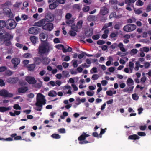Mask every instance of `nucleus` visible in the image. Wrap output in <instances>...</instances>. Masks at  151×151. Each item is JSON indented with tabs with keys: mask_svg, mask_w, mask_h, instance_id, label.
Segmentation results:
<instances>
[{
	"mask_svg": "<svg viewBox=\"0 0 151 151\" xmlns=\"http://www.w3.org/2000/svg\"><path fill=\"white\" fill-rule=\"evenodd\" d=\"M117 47L118 45L116 43H114L110 46V48L113 49H114L116 48H117Z\"/></svg>",
	"mask_w": 151,
	"mask_h": 151,
	"instance_id": "603ef678",
	"label": "nucleus"
},
{
	"mask_svg": "<svg viewBox=\"0 0 151 151\" xmlns=\"http://www.w3.org/2000/svg\"><path fill=\"white\" fill-rule=\"evenodd\" d=\"M25 80L30 84H34L36 83L37 81L34 77L30 76H27L25 77Z\"/></svg>",
	"mask_w": 151,
	"mask_h": 151,
	"instance_id": "9d476101",
	"label": "nucleus"
},
{
	"mask_svg": "<svg viewBox=\"0 0 151 151\" xmlns=\"http://www.w3.org/2000/svg\"><path fill=\"white\" fill-rule=\"evenodd\" d=\"M112 22H110L108 23H106L103 26L102 28V30H104L106 29H107L108 27H111L112 26Z\"/></svg>",
	"mask_w": 151,
	"mask_h": 151,
	"instance_id": "393cba45",
	"label": "nucleus"
},
{
	"mask_svg": "<svg viewBox=\"0 0 151 151\" xmlns=\"http://www.w3.org/2000/svg\"><path fill=\"white\" fill-rule=\"evenodd\" d=\"M16 25L17 24L14 20L9 19L6 22V27L8 29L11 30L14 28Z\"/></svg>",
	"mask_w": 151,
	"mask_h": 151,
	"instance_id": "39448f33",
	"label": "nucleus"
},
{
	"mask_svg": "<svg viewBox=\"0 0 151 151\" xmlns=\"http://www.w3.org/2000/svg\"><path fill=\"white\" fill-rule=\"evenodd\" d=\"M105 43V41H104L103 40H98L97 42V44L99 45H103V44H104Z\"/></svg>",
	"mask_w": 151,
	"mask_h": 151,
	"instance_id": "3c124183",
	"label": "nucleus"
},
{
	"mask_svg": "<svg viewBox=\"0 0 151 151\" xmlns=\"http://www.w3.org/2000/svg\"><path fill=\"white\" fill-rule=\"evenodd\" d=\"M85 55V52H83V53L79 54L78 55L79 59H81L83 58Z\"/></svg>",
	"mask_w": 151,
	"mask_h": 151,
	"instance_id": "680f3d73",
	"label": "nucleus"
},
{
	"mask_svg": "<svg viewBox=\"0 0 151 151\" xmlns=\"http://www.w3.org/2000/svg\"><path fill=\"white\" fill-rule=\"evenodd\" d=\"M90 10V7L88 6H86L83 7L82 9V10L83 12H87Z\"/></svg>",
	"mask_w": 151,
	"mask_h": 151,
	"instance_id": "ea45409f",
	"label": "nucleus"
},
{
	"mask_svg": "<svg viewBox=\"0 0 151 151\" xmlns=\"http://www.w3.org/2000/svg\"><path fill=\"white\" fill-rule=\"evenodd\" d=\"M137 134L140 136H145L146 135L145 132H138L137 133Z\"/></svg>",
	"mask_w": 151,
	"mask_h": 151,
	"instance_id": "de8ad7c7",
	"label": "nucleus"
},
{
	"mask_svg": "<svg viewBox=\"0 0 151 151\" xmlns=\"http://www.w3.org/2000/svg\"><path fill=\"white\" fill-rule=\"evenodd\" d=\"M28 90V88L27 87L24 86L23 87L19 88L18 89V92L19 93H24Z\"/></svg>",
	"mask_w": 151,
	"mask_h": 151,
	"instance_id": "dca6fc26",
	"label": "nucleus"
},
{
	"mask_svg": "<svg viewBox=\"0 0 151 151\" xmlns=\"http://www.w3.org/2000/svg\"><path fill=\"white\" fill-rule=\"evenodd\" d=\"M118 46L120 50L123 52H125L126 51L125 48L124 47L123 44L121 42L119 43Z\"/></svg>",
	"mask_w": 151,
	"mask_h": 151,
	"instance_id": "cd10ccee",
	"label": "nucleus"
},
{
	"mask_svg": "<svg viewBox=\"0 0 151 151\" xmlns=\"http://www.w3.org/2000/svg\"><path fill=\"white\" fill-rule=\"evenodd\" d=\"M5 85V83L4 81L2 79H0V86H4Z\"/></svg>",
	"mask_w": 151,
	"mask_h": 151,
	"instance_id": "338daca9",
	"label": "nucleus"
},
{
	"mask_svg": "<svg viewBox=\"0 0 151 151\" xmlns=\"http://www.w3.org/2000/svg\"><path fill=\"white\" fill-rule=\"evenodd\" d=\"M57 93L56 92L53 90H52L50 91L48 94V95L51 97H54L56 96Z\"/></svg>",
	"mask_w": 151,
	"mask_h": 151,
	"instance_id": "c756f323",
	"label": "nucleus"
},
{
	"mask_svg": "<svg viewBox=\"0 0 151 151\" xmlns=\"http://www.w3.org/2000/svg\"><path fill=\"white\" fill-rule=\"evenodd\" d=\"M6 26V22L4 20H0V29Z\"/></svg>",
	"mask_w": 151,
	"mask_h": 151,
	"instance_id": "c9c22d12",
	"label": "nucleus"
},
{
	"mask_svg": "<svg viewBox=\"0 0 151 151\" xmlns=\"http://www.w3.org/2000/svg\"><path fill=\"white\" fill-rule=\"evenodd\" d=\"M58 132L61 134H64L65 133L66 131L65 129L64 128H62L58 129Z\"/></svg>",
	"mask_w": 151,
	"mask_h": 151,
	"instance_id": "37998d69",
	"label": "nucleus"
},
{
	"mask_svg": "<svg viewBox=\"0 0 151 151\" xmlns=\"http://www.w3.org/2000/svg\"><path fill=\"white\" fill-rule=\"evenodd\" d=\"M73 61V65L74 68H76L78 66V64H77V60H72Z\"/></svg>",
	"mask_w": 151,
	"mask_h": 151,
	"instance_id": "a19ab883",
	"label": "nucleus"
},
{
	"mask_svg": "<svg viewBox=\"0 0 151 151\" xmlns=\"http://www.w3.org/2000/svg\"><path fill=\"white\" fill-rule=\"evenodd\" d=\"M50 50V46L49 44L46 42H43L39 47L38 54L41 55L49 52Z\"/></svg>",
	"mask_w": 151,
	"mask_h": 151,
	"instance_id": "7ed1b4c3",
	"label": "nucleus"
},
{
	"mask_svg": "<svg viewBox=\"0 0 151 151\" xmlns=\"http://www.w3.org/2000/svg\"><path fill=\"white\" fill-rule=\"evenodd\" d=\"M13 108L16 110H20L21 109V108L20 106L18 104H15L13 106Z\"/></svg>",
	"mask_w": 151,
	"mask_h": 151,
	"instance_id": "e433bc0d",
	"label": "nucleus"
},
{
	"mask_svg": "<svg viewBox=\"0 0 151 151\" xmlns=\"http://www.w3.org/2000/svg\"><path fill=\"white\" fill-rule=\"evenodd\" d=\"M63 115H61L60 116V118L62 119H64L65 118V117L68 116V113L66 111L63 112Z\"/></svg>",
	"mask_w": 151,
	"mask_h": 151,
	"instance_id": "4c0bfd02",
	"label": "nucleus"
},
{
	"mask_svg": "<svg viewBox=\"0 0 151 151\" xmlns=\"http://www.w3.org/2000/svg\"><path fill=\"white\" fill-rule=\"evenodd\" d=\"M10 109L9 107H0V112H3Z\"/></svg>",
	"mask_w": 151,
	"mask_h": 151,
	"instance_id": "bb28decb",
	"label": "nucleus"
},
{
	"mask_svg": "<svg viewBox=\"0 0 151 151\" xmlns=\"http://www.w3.org/2000/svg\"><path fill=\"white\" fill-rule=\"evenodd\" d=\"M137 0H125V3L128 6H131L132 7L134 4Z\"/></svg>",
	"mask_w": 151,
	"mask_h": 151,
	"instance_id": "a211bd4d",
	"label": "nucleus"
},
{
	"mask_svg": "<svg viewBox=\"0 0 151 151\" xmlns=\"http://www.w3.org/2000/svg\"><path fill=\"white\" fill-rule=\"evenodd\" d=\"M41 30V29L37 27H31L28 30V32L30 34L36 35L38 34Z\"/></svg>",
	"mask_w": 151,
	"mask_h": 151,
	"instance_id": "0eeeda50",
	"label": "nucleus"
},
{
	"mask_svg": "<svg viewBox=\"0 0 151 151\" xmlns=\"http://www.w3.org/2000/svg\"><path fill=\"white\" fill-rule=\"evenodd\" d=\"M116 13L115 12H114L111 13L109 15V19H110L114 17L116 15Z\"/></svg>",
	"mask_w": 151,
	"mask_h": 151,
	"instance_id": "49530a36",
	"label": "nucleus"
},
{
	"mask_svg": "<svg viewBox=\"0 0 151 151\" xmlns=\"http://www.w3.org/2000/svg\"><path fill=\"white\" fill-rule=\"evenodd\" d=\"M83 21L82 20H80L77 23L76 27L78 28L81 29L82 27Z\"/></svg>",
	"mask_w": 151,
	"mask_h": 151,
	"instance_id": "72a5a7b5",
	"label": "nucleus"
},
{
	"mask_svg": "<svg viewBox=\"0 0 151 151\" xmlns=\"http://www.w3.org/2000/svg\"><path fill=\"white\" fill-rule=\"evenodd\" d=\"M92 71H93V72H92V70H90V72L91 73H96L97 72V68L96 67H93L92 68Z\"/></svg>",
	"mask_w": 151,
	"mask_h": 151,
	"instance_id": "e2e57ef3",
	"label": "nucleus"
},
{
	"mask_svg": "<svg viewBox=\"0 0 151 151\" xmlns=\"http://www.w3.org/2000/svg\"><path fill=\"white\" fill-rule=\"evenodd\" d=\"M134 88V86H130L129 88H128V93H131L133 91Z\"/></svg>",
	"mask_w": 151,
	"mask_h": 151,
	"instance_id": "0e129e2a",
	"label": "nucleus"
},
{
	"mask_svg": "<svg viewBox=\"0 0 151 151\" xmlns=\"http://www.w3.org/2000/svg\"><path fill=\"white\" fill-rule=\"evenodd\" d=\"M106 93L107 95L110 96H112L113 95V92L111 90L107 91Z\"/></svg>",
	"mask_w": 151,
	"mask_h": 151,
	"instance_id": "69168bd1",
	"label": "nucleus"
},
{
	"mask_svg": "<svg viewBox=\"0 0 151 151\" xmlns=\"http://www.w3.org/2000/svg\"><path fill=\"white\" fill-rule=\"evenodd\" d=\"M18 79L17 77H10L7 79V81L10 83L14 84L18 81Z\"/></svg>",
	"mask_w": 151,
	"mask_h": 151,
	"instance_id": "ddd939ff",
	"label": "nucleus"
},
{
	"mask_svg": "<svg viewBox=\"0 0 151 151\" xmlns=\"http://www.w3.org/2000/svg\"><path fill=\"white\" fill-rule=\"evenodd\" d=\"M46 20V22H52L54 19L53 15L51 13L48 12L46 14L45 18Z\"/></svg>",
	"mask_w": 151,
	"mask_h": 151,
	"instance_id": "6e6552de",
	"label": "nucleus"
},
{
	"mask_svg": "<svg viewBox=\"0 0 151 151\" xmlns=\"http://www.w3.org/2000/svg\"><path fill=\"white\" fill-rule=\"evenodd\" d=\"M46 101L45 96L41 93L38 94L37 96L36 102L35 105L38 107L36 108L35 109L37 111H41L43 105L46 104Z\"/></svg>",
	"mask_w": 151,
	"mask_h": 151,
	"instance_id": "f03ea898",
	"label": "nucleus"
},
{
	"mask_svg": "<svg viewBox=\"0 0 151 151\" xmlns=\"http://www.w3.org/2000/svg\"><path fill=\"white\" fill-rule=\"evenodd\" d=\"M7 91L6 90H2L0 91V96L6 97Z\"/></svg>",
	"mask_w": 151,
	"mask_h": 151,
	"instance_id": "2f4dec72",
	"label": "nucleus"
},
{
	"mask_svg": "<svg viewBox=\"0 0 151 151\" xmlns=\"http://www.w3.org/2000/svg\"><path fill=\"white\" fill-rule=\"evenodd\" d=\"M13 36L5 31H0V40L3 41L6 46H9L12 44L11 40H12Z\"/></svg>",
	"mask_w": 151,
	"mask_h": 151,
	"instance_id": "f257e3e1",
	"label": "nucleus"
},
{
	"mask_svg": "<svg viewBox=\"0 0 151 151\" xmlns=\"http://www.w3.org/2000/svg\"><path fill=\"white\" fill-rule=\"evenodd\" d=\"M142 12V11L141 10V9H137L135 11V13L136 14H139Z\"/></svg>",
	"mask_w": 151,
	"mask_h": 151,
	"instance_id": "052dcab7",
	"label": "nucleus"
},
{
	"mask_svg": "<svg viewBox=\"0 0 151 151\" xmlns=\"http://www.w3.org/2000/svg\"><path fill=\"white\" fill-rule=\"evenodd\" d=\"M82 5L80 4H75L73 6V8L79 11L81 10Z\"/></svg>",
	"mask_w": 151,
	"mask_h": 151,
	"instance_id": "7c9ffc66",
	"label": "nucleus"
},
{
	"mask_svg": "<svg viewBox=\"0 0 151 151\" xmlns=\"http://www.w3.org/2000/svg\"><path fill=\"white\" fill-rule=\"evenodd\" d=\"M57 49L62 50L63 52H65V48L63 45L62 44H58L57 45Z\"/></svg>",
	"mask_w": 151,
	"mask_h": 151,
	"instance_id": "473e14b6",
	"label": "nucleus"
},
{
	"mask_svg": "<svg viewBox=\"0 0 151 151\" xmlns=\"http://www.w3.org/2000/svg\"><path fill=\"white\" fill-rule=\"evenodd\" d=\"M128 86H132L134 85V81L131 78H129L126 82Z\"/></svg>",
	"mask_w": 151,
	"mask_h": 151,
	"instance_id": "4be33fe9",
	"label": "nucleus"
},
{
	"mask_svg": "<svg viewBox=\"0 0 151 151\" xmlns=\"http://www.w3.org/2000/svg\"><path fill=\"white\" fill-rule=\"evenodd\" d=\"M24 56L25 58H29L31 57V55L29 53H27L24 54Z\"/></svg>",
	"mask_w": 151,
	"mask_h": 151,
	"instance_id": "864d4df0",
	"label": "nucleus"
},
{
	"mask_svg": "<svg viewBox=\"0 0 151 151\" xmlns=\"http://www.w3.org/2000/svg\"><path fill=\"white\" fill-rule=\"evenodd\" d=\"M40 38L42 41L45 42V41L47 40V38L44 33H41L40 34Z\"/></svg>",
	"mask_w": 151,
	"mask_h": 151,
	"instance_id": "412c9836",
	"label": "nucleus"
},
{
	"mask_svg": "<svg viewBox=\"0 0 151 151\" xmlns=\"http://www.w3.org/2000/svg\"><path fill=\"white\" fill-rule=\"evenodd\" d=\"M46 20L42 19L39 21L38 22L35 23V25L37 27H41L43 26L44 24L46 23Z\"/></svg>",
	"mask_w": 151,
	"mask_h": 151,
	"instance_id": "4468645a",
	"label": "nucleus"
},
{
	"mask_svg": "<svg viewBox=\"0 0 151 151\" xmlns=\"http://www.w3.org/2000/svg\"><path fill=\"white\" fill-rule=\"evenodd\" d=\"M4 11L6 14L9 18H12L13 17V14L10 9L6 8L4 9Z\"/></svg>",
	"mask_w": 151,
	"mask_h": 151,
	"instance_id": "9b49d317",
	"label": "nucleus"
},
{
	"mask_svg": "<svg viewBox=\"0 0 151 151\" xmlns=\"http://www.w3.org/2000/svg\"><path fill=\"white\" fill-rule=\"evenodd\" d=\"M7 68L6 67L4 66L0 67V72H3L7 70Z\"/></svg>",
	"mask_w": 151,
	"mask_h": 151,
	"instance_id": "09e8293b",
	"label": "nucleus"
},
{
	"mask_svg": "<svg viewBox=\"0 0 151 151\" xmlns=\"http://www.w3.org/2000/svg\"><path fill=\"white\" fill-rule=\"evenodd\" d=\"M35 63L37 65H39L42 61L41 59L39 57H35L34 59Z\"/></svg>",
	"mask_w": 151,
	"mask_h": 151,
	"instance_id": "c85d7f7f",
	"label": "nucleus"
},
{
	"mask_svg": "<svg viewBox=\"0 0 151 151\" xmlns=\"http://www.w3.org/2000/svg\"><path fill=\"white\" fill-rule=\"evenodd\" d=\"M27 67L28 68L29 71H32L33 70L35 67V65L34 64H31L28 65Z\"/></svg>",
	"mask_w": 151,
	"mask_h": 151,
	"instance_id": "a878e982",
	"label": "nucleus"
},
{
	"mask_svg": "<svg viewBox=\"0 0 151 151\" xmlns=\"http://www.w3.org/2000/svg\"><path fill=\"white\" fill-rule=\"evenodd\" d=\"M140 50L141 52L143 51L147 53L149 51L150 49L148 47H144L143 48H141L140 49Z\"/></svg>",
	"mask_w": 151,
	"mask_h": 151,
	"instance_id": "f704fd0d",
	"label": "nucleus"
},
{
	"mask_svg": "<svg viewBox=\"0 0 151 151\" xmlns=\"http://www.w3.org/2000/svg\"><path fill=\"white\" fill-rule=\"evenodd\" d=\"M132 97L133 99L135 100H137L139 98L138 96L135 93L132 95Z\"/></svg>",
	"mask_w": 151,
	"mask_h": 151,
	"instance_id": "79ce46f5",
	"label": "nucleus"
},
{
	"mask_svg": "<svg viewBox=\"0 0 151 151\" xmlns=\"http://www.w3.org/2000/svg\"><path fill=\"white\" fill-rule=\"evenodd\" d=\"M72 15L70 13H67L65 16V19L66 20L69 19L71 17Z\"/></svg>",
	"mask_w": 151,
	"mask_h": 151,
	"instance_id": "4d7b16f0",
	"label": "nucleus"
},
{
	"mask_svg": "<svg viewBox=\"0 0 151 151\" xmlns=\"http://www.w3.org/2000/svg\"><path fill=\"white\" fill-rule=\"evenodd\" d=\"M117 36V34L115 33H112L110 35V37L111 38H112L116 37Z\"/></svg>",
	"mask_w": 151,
	"mask_h": 151,
	"instance_id": "774afa93",
	"label": "nucleus"
},
{
	"mask_svg": "<svg viewBox=\"0 0 151 151\" xmlns=\"http://www.w3.org/2000/svg\"><path fill=\"white\" fill-rule=\"evenodd\" d=\"M62 65L65 68H67L69 65V63L66 62H63L62 63Z\"/></svg>",
	"mask_w": 151,
	"mask_h": 151,
	"instance_id": "bf43d9fd",
	"label": "nucleus"
},
{
	"mask_svg": "<svg viewBox=\"0 0 151 151\" xmlns=\"http://www.w3.org/2000/svg\"><path fill=\"white\" fill-rule=\"evenodd\" d=\"M136 26L134 24H129L124 26L123 27V30L127 32H129L133 31L136 29Z\"/></svg>",
	"mask_w": 151,
	"mask_h": 151,
	"instance_id": "423d86ee",
	"label": "nucleus"
},
{
	"mask_svg": "<svg viewBox=\"0 0 151 151\" xmlns=\"http://www.w3.org/2000/svg\"><path fill=\"white\" fill-rule=\"evenodd\" d=\"M49 7L50 9L53 10L57 7V0L54 2L53 3L50 4Z\"/></svg>",
	"mask_w": 151,
	"mask_h": 151,
	"instance_id": "5701e85b",
	"label": "nucleus"
},
{
	"mask_svg": "<svg viewBox=\"0 0 151 151\" xmlns=\"http://www.w3.org/2000/svg\"><path fill=\"white\" fill-rule=\"evenodd\" d=\"M108 9L105 6H103L101 9L100 14L102 15H104L108 13Z\"/></svg>",
	"mask_w": 151,
	"mask_h": 151,
	"instance_id": "2eb2a0df",
	"label": "nucleus"
},
{
	"mask_svg": "<svg viewBox=\"0 0 151 151\" xmlns=\"http://www.w3.org/2000/svg\"><path fill=\"white\" fill-rule=\"evenodd\" d=\"M147 126L146 125H141L139 126V129L142 131H144L146 130Z\"/></svg>",
	"mask_w": 151,
	"mask_h": 151,
	"instance_id": "5fc2aeb1",
	"label": "nucleus"
},
{
	"mask_svg": "<svg viewBox=\"0 0 151 151\" xmlns=\"http://www.w3.org/2000/svg\"><path fill=\"white\" fill-rule=\"evenodd\" d=\"M51 60L48 57H43L42 61L44 64L47 65L49 63Z\"/></svg>",
	"mask_w": 151,
	"mask_h": 151,
	"instance_id": "f3484780",
	"label": "nucleus"
},
{
	"mask_svg": "<svg viewBox=\"0 0 151 151\" xmlns=\"http://www.w3.org/2000/svg\"><path fill=\"white\" fill-rule=\"evenodd\" d=\"M21 18L23 20H27L28 18V17L27 15L25 14H22L21 16Z\"/></svg>",
	"mask_w": 151,
	"mask_h": 151,
	"instance_id": "13d9d810",
	"label": "nucleus"
},
{
	"mask_svg": "<svg viewBox=\"0 0 151 151\" xmlns=\"http://www.w3.org/2000/svg\"><path fill=\"white\" fill-rule=\"evenodd\" d=\"M140 138L136 134H134L129 135L128 137V139H129L131 140H137L139 139Z\"/></svg>",
	"mask_w": 151,
	"mask_h": 151,
	"instance_id": "aec40b11",
	"label": "nucleus"
},
{
	"mask_svg": "<svg viewBox=\"0 0 151 151\" xmlns=\"http://www.w3.org/2000/svg\"><path fill=\"white\" fill-rule=\"evenodd\" d=\"M121 24L120 22H117L116 24L114 26V28L115 29L119 30L120 29V27Z\"/></svg>",
	"mask_w": 151,
	"mask_h": 151,
	"instance_id": "58836bf2",
	"label": "nucleus"
},
{
	"mask_svg": "<svg viewBox=\"0 0 151 151\" xmlns=\"http://www.w3.org/2000/svg\"><path fill=\"white\" fill-rule=\"evenodd\" d=\"M12 63L14 65L13 67L16 68L20 62V59L17 58H13L11 60Z\"/></svg>",
	"mask_w": 151,
	"mask_h": 151,
	"instance_id": "f8f14e48",
	"label": "nucleus"
},
{
	"mask_svg": "<svg viewBox=\"0 0 151 151\" xmlns=\"http://www.w3.org/2000/svg\"><path fill=\"white\" fill-rule=\"evenodd\" d=\"M99 37H100L98 34L93 35L92 37V39L94 40H97L99 38Z\"/></svg>",
	"mask_w": 151,
	"mask_h": 151,
	"instance_id": "6e6d98bb",
	"label": "nucleus"
},
{
	"mask_svg": "<svg viewBox=\"0 0 151 151\" xmlns=\"http://www.w3.org/2000/svg\"><path fill=\"white\" fill-rule=\"evenodd\" d=\"M93 34L92 30H88L85 32V35L87 37H89L91 36Z\"/></svg>",
	"mask_w": 151,
	"mask_h": 151,
	"instance_id": "b1692460",
	"label": "nucleus"
},
{
	"mask_svg": "<svg viewBox=\"0 0 151 151\" xmlns=\"http://www.w3.org/2000/svg\"><path fill=\"white\" fill-rule=\"evenodd\" d=\"M99 77V75L97 74L93 75L91 77V79L93 80H97Z\"/></svg>",
	"mask_w": 151,
	"mask_h": 151,
	"instance_id": "c03bdc74",
	"label": "nucleus"
},
{
	"mask_svg": "<svg viewBox=\"0 0 151 151\" xmlns=\"http://www.w3.org/2000/svg\"><path fill=\"white\" fill-rule=\"evenodd\" d=\"M30 39L31 42L33 44L35 45L37 41L38 40V37L34 36H31L30 37Z\"/></svg>",
	"mask_w": 151,
	"mask_h": 151,
	"instance_id": "6ab92c4d",
	"label": "nucleus"
},
{
	"mask_svg": "<svg viewBox=\"0 0 151 151\" xmlns=\"http://www.w3.org/2000/svg\"><path fill=\"white\" fill-rule=\"evenodd\" d=\"M69 34L71 36L73 37L77 35V33L76 32L72 30H70Z\"/></svg>",
	"mask_w": 151,
	"mask_h": 151,
	"instance_id": "a18cd8bd",
	"label": "nucleus"
},
{
	"mask_svg": "<svg viewBox=\"0 0 151 151\" xmlns=\"http://www.w3.org/2000/svg\"><path fill=\"white\" fill-rule=\"evenodd\" d=\"M137 5L142 6L143 5V3L142 1L140 0H138L136 3Z\"/></svg>",
	"mask_w": 151,
	"mask_h": 151,
	"instance_id": "8fccbe9b",
	"label": "nucleus"
},
{
	"mask_svg": "<svg viewBox=\"0 0 151 151\" xmlns=\"http://www.w3.org/2000/svg\"><path fill=\"white\" fill-rule=\"evenodd\" d=\"M89 135L84 132L78 138V140L79 141V143L80 144H83L88 143L91 142L86 140H85L86 138L88 137Z\"/></svg>",
	"mask_w": 151,
	"mask_h": 151,
	"instance_id": "20e7f679",
	"label": "nucleus"
},
{
	"mask_svg": "<svg viewBox=\"0 0 151 151\" xmlns=\"http://www.w3.org/2000/svg\"><path fill=\"white\" fill-rule=\"evenodd\" d=\"M45 24L42 27L44 29L49 31L52 29L53 28V24L52 23L46 22Z\"/></svg>",
	"mask_w": 151,
	"mask_h": 151,
	"instance_id": "1a4fd4ad",
	"label": "nucleus"
}]
</instances>
